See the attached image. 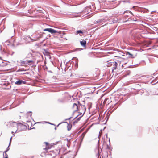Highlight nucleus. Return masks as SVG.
Masks as SVG:
<instances>
[{
  "label": "nucleus",
  "mask_w": 158,
  "mask_h": 158,
  "mask_svg": "<svg viewBox=\"0 0 158 158\" xmlns=\"http://www.w3.org/2000/svg\"><path fill=\"white\" fill-rule=\"evenodd\" d=\"M78 105L79 106H81V107H82V106H83L84 105H82L79 102V101H78Z\"/></svg>",
  "instance_id": "4be33fe9"
},
{
  "label": "nucleus",
  "mask_w": 158,
  "mask_h": 158,
  "mask_svg": "<svg viewBox=\"0 0 158 158\" xmlns=\"http://www.w3.org/2000/svg\"><path fill=\"white\" fill-rule=\"evenodd\" d=\"M30 40H31V41H35V40H32V39L31 38V37H30Z\"/></svg>",
  "instance_id": "7c9ffc66"
},
{
  "label": "nucleus",
  "mask_w": 158,
  "mask_h": 158,
  "mask_svg": "<svg viewBox=\"0 0 158 158\" xmlns=\"http://www.w3.org/2000/svg\"><path fill=\"white\" fill-rule=\"evenodd\" d=\"M65 97L63 96L58 98L57 100V102L59 103H63L65 102Z\"/></svg>",
  "instance_id": "7ed1b4c3"
},
{
  "label": "nucleus",
  "mask_w": 158,
  "mask_h": 158,
  "mask_svg": "<svg viewBox=\"0 0 158 158\" xmlns=\"http://www.w3.org/2000/svg\"><path fill=\"white\" fill-rule=\"evenodd\" d=\"M72 118V117H70L69 118H67V119H65V121H66V120H70L71 118Z\"/></svg>",
  "instance_id": "a878e982"
},
{
  "label": "nucleus",
  "mask_w": 158,
  "mask_h": 158,
  "mask_svg": "<svg viewBox=\"0 0 158 158\" xmlns=\"http://www.w3.org/2000/svg\"><path fill=\"white\" fill-rule=\"evenodd\" d=\"M10 42L13 43L12 46L14 47L17 46L21 44L20 41L16 38L15 39H12Z\"/></svg>",
  "instance_id": "f257e3e1"
},
{
  "label": "nucleus",
  "mask_w": 158,
  "mask_h": 158,
  "mask_svg": "<svg viewBox=\"0 0 158 158\" xmlns=\"http://www.w3.org/2000/svg\"><path fill=\"white\" fill-rule=\"evenodd\" d=\"M34 61L32 60H29L27 61V64H28L29 65H31L32 64H33L34 63Z\"/></svg>",
  "instance_id": "f8f14e48"
},
{
  "label": "nucleus",
  "mask_w": 158,
  "mask_h": 158,
  "mask_svg": "<svg viewBox=\"0 0 158 158\" xmlns=\"http://www.w3.org/2000/svg\"><path fill=\"white\" fill-rule=\"evenodd\" d=\"M106 138H107V136H107V134H106Z\"/></svg>",
  "instance_id": "e433bc0d"
},
{
  "label": "nucleus",
  "mask_w": 158,
  "mask_h": 158,
  "mask_svg": "<svg viewBox=\"0 0 158 158\" xmlns=\"http://www.w3.org/2000/svg\"><path fill=\"white\" fill-rule=\"evenodd\" d=\"M12 137H11V138H10V142H9V146L10 145V143H11V140H12Z\"/></svg>",
  "instance_id": "aec40b11"
},
{
  "label": "nucleus",
  "mask_w": 158,
  "mask_h": 158,
  "mask_svg": "<svg viewBox=\"0 0 158 158\" xmlns=\"http://www.w3.org/2000/svg\"><path fill=\"white\" fill-rule=\"evenodd\" d=\"M101 135V133H100V131L99 132V137Z\"/></svg>",
  "instance_id": "473e14b6"
},
{
  "label": "nucleus",
  "mask_w": 158,
  "mask_h": 158,
  "mask_svg": "<svg viewBox=\"0 0 158 158\" xmlns=\"http://www.w3.org/2000/svg\"><path fill=\"white\" fill-rule=\"evenodd\" d=\"M82 114V113H80V114H78V115L77 116H76V117H75V118L73 119V120L75 119H76V118H77V117H78L79 115H80V114Z\"/></svg>",
  "instance_id": "b1692460"
},
{
  "label": "nucleus",
  "mask_w": 158,
  "mask_h": 158,
  "mask_svg": "<svg viewBox=\"0 0 158 158\" xmlns=\"http://www.w3.org/2000/svg\"><path fill=\"white\" fill-rule=\"evenodd\" d=\"M83 32L81 30H78L76 31V34H83Z\"/></svg>",
  "instance_id": "ddd939ff"
},
{
  "label": "nucleus",
  "mask_w": 158,
  "mask_h": 158,
  "mask_svg": "<svg viewBox=\"0 0 158 158\" xmlns=\"http://www.w3.org/2000/svg\"><path fill=\"white\" fill-rule=\"evenodd\" d=\"M81 107V108L82 109H84L85 110L84 112H85V110H86V108H85V106L84 105L83 106H82V107Z\"/></svg>",
  "instance_id": "f3484780"
},
{
  "label": "nucleus",
  "mask_w": 158,
  "mask_h": 158,
  "mask_svg": "<svg viewBox=\"0 0 158 158\" xmlns=\"http://www.w3.org/2000/svg\"><path fill=\"white\" fill-rule=\"evenodd\" d=\"M49 72L50 73H52V71H49Z\"/></svg>",
  "instance_id": "58836bf2"
},
{
  "label": "nucleus",
  "mask_w": 158,
  "mask_h": 158,
  "mask_svg": "<svg viewBox=\"0 0 158 158\" xmlns=\"http://www.w3.org/2000/svg\"><path fill=\"white\" fill-rule=\"evenodd\" d=\"M49 28H45V29H44V31H48V30H49Z\"/></svg>",
  "instance_id": "6ab92c4d"
},
{
  "label": "nucleus",
  "mask_w": 158,
  "mask_h": 158,
  "mask_svg": "<svg viewBox=\"0 0 158 158\" xmlns=\"http://www.w3.org/2000/svg\"><path fill=\"white\" fill-rule=\"evenodd\" d=\"M98 158H99L98 157Z\"/></svg>",
  "instance_id": "8fccbe9b"
},
{
  "label": "nucleus",
  "mask_w": 158,
  "mask_h": 158,
  "mask_svg": "<svg viewBox=\"0 0 158 158\" xmlns=\"http://www.w3.org/2000/svg\"><path fill=\"white\" fill-rule=\"evenodd\" d=\"M26 71V70L25 69V70H24V69H23L22 68V69H19V70H18V71Z\"/></svg>",
  "instance_id": "a211bd4d"
},
{
  "label": "nucleus",
  "mask_w": 158,
  "mask_h": 158,
  "mask_svg": "<svg viewBox=\"0 0 158 158\" xmlns=\"http://www.w3.org/2000/svg\"><path fill=\"white\" fill-rule=\"evenodd\" d=\"M127 55L128 54L129 55H131V56H132V54H131V53H130L129 52H127Z\"/></svg>",
  "instance_id": "5701e85b"
},
{
  "label": "nucleus",
  "mask_w": 158,
  "mask_h": 158,
  "mask_svg": "<svg viewBox=\"0 0 158 158\" xmlns=\"http://www.w3.org/2000/svg\"><path fill=\"white\" fill-rule=\"evenodd\" d=\"M113 69L112 70V72H113L114 69H116L117 68V66L118 65V63L116 62H113Z\"/></svg>",
  "instance_id": "1a4fd4ad"
},
{
  "label": "nucleus",
  "mask_w": 158,
  "mask_h": 158,
  "mask_svg": "<svg viewBox=\"0 0 158 158\" xmlns=\"http://www.w3.org/2000/svg\"><path fill=\"white\" fill-rule=\"evenodd\" d=\"M98 156H99V151H100V149L99 148H98Z\"/></svg>",
  "instance_id": "cd10ccee"
},
{
  "label": "nucleus",
  "mask_w": 158,
  "mask_h": 158,
  "mask_svg": "<svg viewBox=\"0 0 158 158\" xmlns=\"http://www.w3.org/2000/svg\"><path fill=\"white\" fill-rule=\"evenodd\" d=\"M105 21L104 19H101L98 20L97 21L95 20L94 22V24H100L101 23H103Z\"/></svg>",
  "instance_id": "20e7f679"
},
{
  "label": "nucleus",
  "mask_w": 158,
  "mask_h": 158,
  "mask_svg": "<svg viewBox=\"0 0 158 158\" xmlns=\"http://www.w3.org/2000/svg\"><path fill=\"white\" fill-rule=\"evenodd\" d=\"M109 146H108V145H107V148L108 149H109Z\"/></svg>",
  "instance_id": "f704fd0d"
},
{
  "label": "nucleus",
  "mask_w": 158,
  "mask_h": 158,
  "mask_svg": "<svg viewBox=\"0 0 158 158\" xmlns=\"http://www.w3.org/2000/svg\"><path fill=\"white\" fill-rule=\"evenodd\" d=\"M109 143H110V138L109 139Z\"/></svg>",
  "instance_id": "37998d69"
},
{
  "label": "nucleus",
  "mask_w": 158,
  "mask_h": 158,
  "mask_svg": "<svg viewBox=\"0 0 158 158\" xmlns=\"http://www.w3.org/2000/svg\"><path fill=\"white\" fill-rule=\"evenodd\" d=\"M40 123V122H38L37 123Z\"/></svg>",
  "instance_id": "49530a36"
},
{
  "label": "nucleus",
  "mask_w": 158,
  "mask_h": 158,
  "mask_svg": "<svg viewBox=\"0 0 158 158\" xmlns=\"http://www.w3.org/2000/svg\"><path fill=\"white\" fill-rule=\"evenodd\" d=\"M73 108H76V109L74 111V112L73 114H74V113L75 112L78 111L79 110V109H78V107L77 105L75 103L73 104Z\"/></svg>",
  "instance_id": "0eeeda50"
},
{
  "label": "nucleus",
  "mask_w": 158,
  "mask_h": 158,
  "mask_svg": "<svg viewBox=\"0 0 158 158\" xmlns=\"http://www.w3.org/2000/svg\"><path fill=\"white\" fill-rule=\"evenodd\" d=\"M29 113H31V115L32 114V112H31V111L29 112Z\"/></svg>",
  "instance_id": "4c0bfd02"
},
{
  "label": "nucleus",
  "mask_w": 158,
  "mask_h": 158,
  "mask_svg": "<svg viewBox=\"0 0 158 158\" xmlns=\"http://www.w3.org/2000/svg\"><path fill=\"white\" fill-rule=\"evenodd\" d=\"M11 133H14V132H13V131H12Z\"/></svg>",
  "instance_id": "de8ad7c7"
},
{
  "label": "nucleus",
  "mask_w": 158,
  "mask_h": 158,
  "mask_svg": "<svg viewBox=\"0 0 158 158\" xmlns=\"http://www.w3.org/2000/svg\"><path fill=\"white\" fill-rule=\"evenodd\" d=\"M66 123H67V124H68V123H67V122H66ZM67 130L68 131H70L71 129V126L70 127L69 124H68V126H67Z\"/></svg>",
  "instance_id": "dca6fc26"
},
{
  "label": "nucleus",
  "mask_w": 158,
  "mask_h": 158,
  "mask_svg": "<svg viewBox=\"0 0 158 158\" xmlns=\"http://www.w3.org/2000/svg\"><path fill=\"white\" fill-rule=\"evenodd\" d=\"M52 78L55 79L56 78V77L55 76H53L52 77Z\"/></svg>",
  "instance_id": "c756f323"
},
{
  "label": "nucleus",
  "mask_w": 158,
  "mask_h": 158,
  "mask_svg": "<svg viewBox=\"0 0 158 158\" xmlns=\"http://www.w3.org/2000/svg\"><path fill=\"white\" fill-rule=\"evenodd\" d=\"M129 13H130L131 14H132L133 15H133V13L131 11H129Z\"/></svg>",
  "instance_id": "c9c22d12"
},
{
  "label": "nucleus",
  "mask_w": 158,
  "mask_h": 158,
  "mask_svg": "<svg viewBox=\"0 0 158 158\" xmlns=\"http://www.w3.org/2000/svg\"><path fill=\"white\" fill-rule=\"evenodd\" d=\"M5 53H6V51L4 50H3V52H2V54H3Z\"/></svg>",
  "instance_id": "c85d7f7f"
},
{
  "label": "nucleus",
  "mask_w": 158,
  "mask_h": 158,
  "mask_svg": "<svg viewBox=\"0 0 158 158\" xmlns=\"http://www.w3.org/2000/svg\"><path fill=\"white\" fill-rule=\"evenodd\" d=\"M47 123H48V124H51L52 125H54V126H55V125L53 124V123H51L50 122H47Z\"/></svg>",
  "instance_id": "393cba45"
},
{
  "label": "nucleus",
  "mask_w": 158,
  "mask_h": 158,
  "mask_svg": "<svg viewBox=\"0 0 158 158\" xmlns=\"http://www.w3.org/2000/svg\"><path fill=\"white\" fill-rule=\"evenodd\" d=\"M26 83L25 81L22 80H19L15 82V84L17 85H20L22 84H26Z\"/></svg>",
  "instance_id": "39448f33"
},
{
  "label": "nucleus",
  "mask_w": 158,
  "mask_h": 158,
  "mask_svg": "<svg viewBox=\"0 0 158 158\" xmlns=\"http://www.w3.org/2000/svg\"><path fill=\"white\" fill-rule=\"evenodd\" d=\"M81 45L83 47H85L86 45V41L83 40L82 41H80Z\"/></svg>",
  "instance_id": "6e6552de"
},
{
  "label": "nucleus",
  "mask_w": 158,
  "mask_h": 158,
  "mask_svg": "<svg viewBox=\"0 0 158 158\" xmlns=\"http://www.w3.org/2000/svg\"><path fill=\"white\" fill-rule=\"evenodd\" d=\"M48 32L51 33L52 34H54L56 33H60L61 32V31H56V30H54L52 28H49V30H48Z\"/></svg>",
  "instance_id": "423d86ee"
},
{
  "label": "nucleus",
  "mask_w": 158,
  "mask_h": 158,
  "mask_svg": "<svg viewBox=\"0 0 158 158\" xmlns=\"http://www.w3.org/2000/svg\"><path fill=\"white\" fill-rule=\"evenodd\" d=\"M28 73H24V74H28Z\"/></svg>",
  "instance_id": "79ce46f5"
},
{
  "label": "nucleus",
  "mask_w": 158,
  "mask_h": 158,
  "mask_svg": "<svg viewBox=\"0 0 158 158\" xmlns=\"http://www.w3.org/2000/svg\"><path fill=\"white\" fill-rule=\"evenodd\" d=\"M12 137H11V138H10V142H9V146L10 145V143H11V140H12Z\"/></svg>",
  "instance_id": "412c9836"
},
{
  "label": "nucleus",
  "mask_w": 158,
  "mask_h": 158,
  "mask_svg": "<svg viewBox=\"0 0 158 158\" xmlns=\"http://www.w3.org/2000/svg\"><path fill=\"white\" fill-rule=\"evenodd\" d=\"M32 54L31 53H29L27 56V58H30V57H31L32 56Z\"/></svg>",
  "instance_id": "4468645a"
},
{
  "label": "nucleus",
  "mask_w": 158,
  "mask_h": 158,
  "mask_svg": "<svg viewBox=\"0 0 158 158\" xmlns=\"http://www.w3.org/2000/svg\"><path fill=\"white\" fill-rule=\"evenodd\" d=\"M9 123L10 126L12 127H17L19 124L21 127L23 126L21 123H17L15 122H9Z\"/></svg>",
  "instance_id": "f03ea898"
},
{
  "label": "nucleus",
  "mask_w": 158,
  "mask_h": 158,
  "mask_svg": "<svg viewBox=\"0 0 158 158\" xmlns=\"http://www.w3.org/2000/svg\"><path fill=\"white\" fill-rule=\"evenodd\" d=\"M13 27H14V24H13Z\"/></svg>",
  "instance_id": "a18cd8bd"
},
{
  "label": "nucleus",
  "mask_w": 158,
  "mask_h": 158,
  "mask_svg": "<svg viewBox=\"0 0 158 158\" xmlns=\"http://www.w3.org/2000/svg\"><path fill=\"white\" fill-rule=\"evenodd\" d=\"M102 131V130H101L100 131L101 132V131ZM101 133H102V132H101Z\"/></svg>",
  "instance_id": "09e8293b"
},
{
  "label": "nucleus",
  "mask_w": 158,
  "mask_h": 158,
  "mask_svg": "<svg viewBox=\"0 0 158 158\" xmlns=\"http://www.w3.org/2000/svg\"><path fill=\"white\" fill-rule=\"evenodd\" d=\"M35 129L34 127H33V128H32V129Z\"/></svg>",
  "instance_id": "c03bdc74"
},
{
  "label": "nucleus",
  "mask_w": 158,
  "mask_h": 158,
  "mask_svg": "<svg viewBox=\"0 0 158 158\" xmlns=\"http://www.w3.org/2000/svg\"><path fill=\"white\" fill-rule=\"evenodd\" d=\"M84 114V113L83 114L82 116H81L80 117L78 118L76 120L74 121L73 122V125H74L75 124L77 123L80 120V119L81 118V117L83 116V115Z\"/></svg>",
  "instance_id": "9d476101"
},
{
  "label": "nucleus",
  "mask_w": 158,
  "mask_h": 158,
  "mask_svg": "<svg viewBox=\"0 0 158 158\" xmlns=\"http://www.w3.org/2000/svg\"><path fill=\"white\" fill-rule=\"evenodd\" d=\"M82 135L83 136V137H84V135H85V133H83Z\"/></svg>",
  "instance_id": "2f4dec72"
},
{
  "label": "nucleus",
  "mask_w": 158,
  "mask_h": 158,
  "mask_svg": "<svg viewBox=\"0 0 158 158\" xmlns=\"http://www.w3.org/2000/svg\"><path fill=\"white\" fill-rule=\"evenodd\" d=\"M60 123H59V124H58V125H57V126L56 127H55V130H56V129L57 127H58V126L59 125H60Z\"/></svg>",
  "instance_id": "bb28decb"
},
{
  "label": "nucleus",
  "mask_w": 158,
  "mask_h": 158,
  "mask_svg": "<svg viewBox=\"0 0 158 158\" xmlns=\"http://www.w3.org/2000/svg\"><path fill=\"white\" fill-rule=\"evenodd\" d=\"M149 94H146L147 95H149Z\"/></svg>",
  "instance_id": "a19ab883"
},
{
  "label": "nucleus",
  "mask_w": 158,
  "mask_h": 158,
  "mask_svg": "<svg viewBox=\"0 0 158 158\" xmlns=\"http://www.w3.org/2000/svg\"><path fill=\"white\" fill-rule=\"evenodd\" d=\"M9 145L8 147L7 148L6 150L4 152V153H5V155H7V154L6 153V152H7V151H9V149H10V148H9ZM4 153H3V155H4Z\"/></svg>",
  "instance_id": "2eb2a0df"
},
{
  "label": "nucleus",
  "mask_w": 158,
  "mask_h": 158,
  "mask_svg": "<svg viewBox=\"0 0 158 158\" xmlns=\"http://www.w3.org/2000/svg\"><path fill=\"white\" fill-rule=\"evenodd\" d=\"M44 143H45L46 145V147L45 148L46 150H48L51 148V147L50 146L48 142H44Z\"/></svg>",
  "instance_id": "9b49d317"
},
{
  "label": "nucleus",
  "mask_w": 158,
  "mask_h": 158,
  "mask_svg": "<svg viewBox=\"0 0 158 158\" xmlns=\"http://www.w3.org/2000/svg\"><path fill=\"white\" fill-rule=\"evenodd\" d=\"M0 47H1L0 50H2V48H1V45L0 46Z\"/></svg>",
  "instance_id": "ea45409f"
},
{
  "label": "nucleus",
  "mask_w": 158,
  "mask_h": 158,
  "mask_svg": "<svg viewBox=\"0 0 158 158\" xmlns=\"http://www.w3.org/2000/svg\"><path fill=\"white\" fill-rule=\"evenodd\" d=\"M20 131H18V130H17L15 132V133H17V132H19Z\"/></svg>",
  "instance_id": "72a5a7b5"
}]
</instances>
